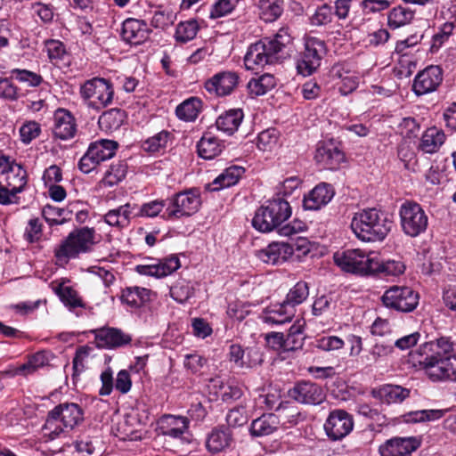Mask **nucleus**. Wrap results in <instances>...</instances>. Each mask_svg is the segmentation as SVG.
Returning a JSON list of instances; mask_svg holds the SVG:
<instances>
[{
  "instance_id": "c03bdc74",
  "label": "nucleus",
  "mask_w": 456,
  "mask_h": 456,
  "mask_svg": "<svg viewBox=\"0 0 456 456\" xmlns=\"http://www.w3.org/2000/svg\"><path fill=\"white\" fill-rule=\"evenodd\" d=\"M201 110V101L199 98L191 97L180 103L175 110L178 118L184 121L194 120Z\"/></svg>"
},
{
  "instance_id": "9b49d317",
  "label": "nucleus",
  "mask_w": 456,
  "mask_h": 456,
  "mask_svg": "<svg viewBox=\"0 0 456 456\" xmlns=\"http://www.w3.org/2000/svg\"><path fill=\"white\" fill-rule=\"evenodd\" d=\"M419 294L406 286H392L387 289L381 297L383 305L402 313H411L419 305Z\"/></svg>"
},
{
  "instance_id": "4be33fe9",
  "label": "nucleus",
  "mask_w": 456,
  "mask_h": 456,
  "mask_svg": "<svg viewBox=\"0 0 456 456\" xmlns=\"http://www.w3.org/2000/svg\"><path fill=\"white\" fill-rule=\"evenodd\" d=\"M296 314V309L284 301L266 307L260 315L264 323L268 325H281L290 322Z\"/></svg>"
},
{
  "instance_id": "4468645a",
  "label": "nucleus",
  "mask_w": 456,
  "mask_h": 456,
  "mask_svg": "<svg viewBox=\"0 0 456 456\" xmlns=\"http://www.w3.org/2000/svg\"><path fill=\"white\" fill-rule=\"evenodd\" d=\"M443 81V69L439 66L431 65L419 71L412 85L417 95H424L437 89Z\"/></svg>"
},
{
  "instance_id": "423d86ee",
  "label": "nucleus",
  "mask_w": 456,
  "mask_h": 456,
  "mask_svg": "<svg viewBox=\"0 0 456 456\" xmlns=\"http://www.w3.org/2000/svg\"><path fill=\"white\" fill-rule=\"evenodd\" d=\"M335 264L343 271L362 276L374 274L379 268V258L374 253L360 248L346 249L333 256Z\"/></svg>"
},
{
  "instance_id": "69168bd1",
  "label": "nucleus",
  "mask_w": 456,
  "mask_h": 456,
  "mask_svg": "<svg viewBox=\"0 0 456 456\" xmlns=\"http://www.w3.org/2000/svg\"><path fill=\"white\" fill-rule=\"evenodd\" d=\"M344 346V340L337 336L322 337L316 340V347L327 352L339 350L343 348Z\"/></svg>"
},
{
  "instance_id": "2eb2a0df",
  "label": "nucleus",
  "mask_w": 456,
  "mask_h": 456,
  "mask_svg": "<svg viewBox=\"0 0 456 456\" xmlns=\"http://www.w3.org/2000/svg\"><path fill=\"white\" fill-rule=\"evenodd\" d=\"M239 83V76L234 71H223L214 75L205 83V89L216 96L230 94Z\"/></svg>"
},
{
  "instance_id": "a878e982",
  "label": "nucleus",
  "mask_w": 456,
  "mask_h": 456,
  "mask_svg": "<svg viewBox=\"0 0 456 456\" xmlns=\"http://www.w3.org/2000/svg\"><path fill=\"white\" fill-rule=\"evenodd\" d=\"M136 208V204L127 202L117 208L110 209L103 216V220L108 225L121 230L129 225L132 217H135L134 210Z\"/></svg>"
},
{
  "instance_id": "8fccbe9b",
  "label": "nucleus",
  "mask_w": 456,
  "mask_h": 456,
  "mask_svg": "<svg viewBox=\"0 0 456 456\" xmlns=\"http://www.w3.org/2000/svg\"><path fill=\"white\" fill-rule=\"evenodd\" d=\"M199 30V25L195 20L180 22L176 26L175 37L177 42L186 43L193 39Z\"/></svg>"
},
{
  "instance_id": "f03ea898",
  "label": "nucleus",
  "mask_w": 456,
  "mask_h": 456,
  "mask_svg": "<svg viewBox=\"0 0 456 456\" xmlns=\"http://www.w3.org/2000/svg\"><path fill=\"white\" fill-rule=\"evenodd\" d=\"M291 43L287 28H281L273 38H264L248 48L244 56V65L248 70L257 72L266 65L279 60V54Z\"/></svg>"
},
{
  "instance_id": "4c0bfd02",
  "label": "nucleus",
  "mask_w": 456,
  "mask_h": 456,
  "mask_svg": "<svg viewBox=\"0 0 456 456\" xmlns=\"http://www.w3.org/2000/svg\"><path fill=\"white\" fill-rule=\"evenodd\" d=\"M127 173V165L124 161L112 164L99 182L100 188L113 187L125 179Z\"/></svg>"
},
{
  "instance_id": "412c9836",
  "label": "nucleus",
  "mask_w": 456,
  "mask_h": 456,
  "mask_svg": "<svg viewBox=\"0 0 456 456\" xmlns=\"http://www.w3.org/2000/svg\"><path fill=\"white\" fill-rule=\"evenodd\" d=\"M293 244L288 242H273L258 250L257 257L266 264L278 265L285 262L294 253ZM295 245H298L296 243Z\"/></svg>"
},
{
  "instance_id": "a18cd8bd",
  "label": "nucleus",
  "mask_w": 456,
  "mask_h": 456,
  "mask_svg": "<svg viewBox=\"0 0 456 456\" xmlns=\"http://www.w3.org/2000/svg\"><path fill=\"white\" fill-rule=\"evenodd\" d=\"M274 86L275 78L270 74L262 75L258 78H253L248 83V90L252 96L264 95Z\"/></svg>"
},
{
  "instance_id": "864d4df0",
  "label": "nucleus",
  "mask_w": 456,
  "mask_h": 456,
  "mask_svg": "<svg viewBox=\"0 0 456 456\" xmlns=\"http://www.w3.org/2000/svg\"><path fill=\"white\" fill-rule=\"evenodd\" d=\"M13 77L0 78V98L16 102L22 95L20 89L12 82Z\"/></svg>"
},
{
  "instance_id": "9d476101",
  "label": "nucleus",
  "mask_w": 456,
  "mask_h": 456,
  "mask_svg": "<svg viewBox=\"0 0 456 456\" xmlns=\"http://www.w3.org/2000/svg\"><path fill=\"white\" fill-rule=\"evenodd\" d=\"M166 208L167 219L188 217L198 212L201 205L200 194L197 189H190L175 193Z\"/></svg>"
},
{
  "instance_id": "c9c22d12",
  "label": "nucleus",
  "mask_w": 456,
  "mask_h": 456,
  "mask_svg": "<svg viewBox=\"0 0 456 456\" xmlns=\"http://www.w3.org/2000/svg\"><path fill=\"white\" fill-rule=\"evenodd\" d=\"M126 118V112L120 109H110L103 112L98 120L99 126L106 133L117 131Z\"/></svg>"
},
{
  "instance_id": "3c124183",
  "label": "nucleus",
  "mask_w": 456,
  "mask_h": 456,
  "mask_svg": "<svg viewBox=\"0 0 456 456\" xmlns=\"http://www.w3.org/2000/svg\"><path fill=\"white\" fill-rule=\"evenodd\" d=\"M170 134L166 130H162L155 135L145 140L142 145V149L150 153H155L165 149Z\"/></svg>"
},
{
  "instance_id": "de8ad7c7",
  "label": "nucleus",
  "mask_w": 456,
  "mask_h": 456,
  "mask_svg": "<svg viewBox=\"0 0 456 456\" xmlns=\"http://www.w3.org/2000/svg\"><path fill=\"white\" fill-rule=\"evenodd\" d=\"M308 296V284L305 281H298L289 290L286 298L283 301L292 308L296 309V306L305 302Z\"/></svg>"
},
{
  "instance_id": "a211bd4d",
  "label": "nucleus",
  "mask_w": 456,
  "mask_h": 456,
  "mask_svg": "<svg viewBox=\"0 0 456 456\" xmlns=\"http://www.w3.org/2000/svg\"><path fill=\"white\" fill-rule=\"evenodd\" d=\"M94 333L98 347L114 349L129 345L132 341L129 334L116 328H102Z\"/></svg>"
},
{
  "instance_id": "6e6d98bb",
  "label": "nucleus",
  "mask_w": 456,
  "mask_h": 456,
  "mask_svg": "<svg viewBox=\"0 0 456 456\" xmlns=\"http://www.w3.org/2000/svg\"><path fill=\"white\" fill-rule=\"evenodd\" d=\"M194 295L193 286L186 281H178L170 289L171 297L178 303H184Z\"/></svg>"
},
{
  "instance_id": "39448f33",
  "label": "nucleus",
  "mask_w": 456,
  "mask_h": 456,
  "mask_svg": "<svg viewBox=\"0 0 456 456\" xmlns=\"http://www.w3.org/2000/svg\"><path fill=\"white\" fill-rule=\"evenodd\" d=\"M84 420L83 409L75 403H63L48 412L44 428L53 439L65 429L71 430Z\"/></svg>"
},
{
  "instance_id": "052dcab7",
  "label": "nucleus",
  "mask_w": 456,
  "mask_h": 456,
  "mask_svg": "<svg viewBox=\"0 0 456 456\" xmlns=\"http://www.w3.org/2000/svg\"><path fill=\"white\" fill-rule=\"evenodd\" d=\"M278 132L274 128H270L262 131L256 141V146L261 151H271L278 143Z\"/></svg>"
},
{
  "instance_id": "4d7b16f0",
  "label": "nucleus",
  "mask_w": 456,
  "mask_h": 456,
  "mask_svg": "<svg viewBox=\"0 0 456 456\" xmlns=\"http://www.w3.org/2000/svg\"><path fill=\"white\" fill-rule=\"evenodd\" d=\"M252 225L255 229L262 232H269L275 229L273 219L263 207H260L255 213L252 219Z\"/></svg>"
},
{
  "instance_id": "dca6fc26",
  "label": "nucleus",
  "mask_w": 456,
  "mask_h": 456,
  "mask_svg": "<svg viewBox=\"0 0 456 456\" xmlns=\"http://www.w3.org/2000/svg\"><path fill=\"white\" fill-rule=\"evenodd\" d=\"M151 33L142 20L127 19L123 22L121 37L129 45H138L144 43Z\"/></svg>"
},
{
  "instance_id": "49530a36",
  "label": "nucleus",
  "mask_w": 456,
  "mask_h": 456,
  "mask_svg": "<svg viewBox=\"0 0 456 456\" xmlns=\"http://www.w3.org/2000/svg\"><path fill=\"white\" fill-rule=\"evenodd\" d=\"M214 385L218 386V390L214 391V395L216 399H221L224 403L237 400L242 395V391L238 386L224 384L218 377L215 378Z\"/></svg>"
},
{
  "instance_id": "13d9d810",
  "label": "nucleus",
  "mask_w": 456,
  "mask_h": 456,
  "mask_svg": "<svg viewBox=\"0 0 456 456\" xmlns=\"http://www.w3.org/2000/svg\"><path fill=\"white\" fill-rule=\"evenodd\" d=\"M447 410H438V409H432V410H420V411H411L408 414L407 421L410 422H425V421H434L436 419H441Z\"/></svg>"
},
{
  "instance_id": "6ab92c4d",
  "label": "nucleus",
  "mask_w": 456,
  "mask_h": 456,
  "mask_svg": "<svg viewBox=\"0 0 456 456\" xmlns=\"http://www.w3.org/2000/svg\"><path fill=\"white\" fill-rule=\"evenodd\" d=\"M181 266L180 260L176 256H170L159 260L157 264L138 265L135 271L142 275L152 276L155 278H163L172 274Z\"/></svg>"
},
{
  "instance_id": "0e129e2a",
  "label": "nucleus",
  "mask_w": 456,
  "mask_h": 456,
  "mask_svg": "<svg viewBox=\"0 0 456 456\" xmlns=\"http://www.w3.org/2000/svg\"><path fill=\"white\" fill-rule=\"evenodd\" d=\"M379 268L376 273H384L387 276H398L404 272L405 266L403 262L395 260H387L381 263L379 260Z\"/></svg>"
},
{
  "instance_id": "0eeeda50",
  "label": "nucleus",
  "mask_w": 456,
  "mask_h": 456,
  "mask_svg": "<svg viewBox=\"0 0 456 456\" xmlns=\"http://www.w3.org/2000/svg\"><path fill=\"white\" fill-rule=\"evenodd\" d=\"M327 53L323 40L315 37L304 38V48L297 59V70L304 77L313 75L321 66L322 60Z\"/></svg>"
},
{
  "instance_id": "603ef678",
  "label": "nucleus",
  "mask_w": 456,
  "mask_h": 456,
  "mask_svg": "<svg viewBox=\"0 0 456 456\" xmlns=\"http://www.w3.org/2000/svg\"><path fill=\"white\" fill-rule=\"evenodd\" d=\"M11 74L12 77L27 86L36 87L43 82V77L40 74L28 69H13L11 70Z\"/></svg>"
},
{
  "instance_id": "393cba45",
  "label": "nucleus",
  "mask_w": 456,
  "mask_h": 456,
  "mask_svg": "<svg viewBox=\"0 0 456 456\" xmlns=\"http://www.w3.org/2000/svg\"><path fill=\"white\" fill-rule=\"evenodd\" d=\"M233 444V434L231 428L222 425L214 428L208 435L207 449L214 453L221 452L230 448Z\"/></svg>"
},
{
  "instance_id": "680f3d73",
  "label": "nucleus",
  "mask_w": 456,
  "mask_h": 456,
  "mask_svg": "<svg viewBox=\"0 0 456 456\" xmlns=\"http://www.w3.org/2000/svg\"><path fill=\"white\" fill-rule=\"evenodd\" d=\"M45 48L49 59L54 64H58L60 61H63L67 56V51L62 42L59 40H47Z\"/></svg>"
},
{
  "instance_id": "5701e85b",
  "label": "nucleus",
  "mask_w": 456,
  "mask_h": 456,
  "mask_svg": "<svg viewBox=\"0 0 456 456\" xmlns=\"http://www.w3.org/2000/svg\"><path fill=\"white\" fill-rule=\"evenodd\" d=\"M334 195L335 191L330 184L321 183L304 197L303 206L308 210H318L326 206Z\"/></svg>"
},
{
  "instance_id": "1a4fd4ad",
  "label": "nucleus",
  "mask_w": 456,
  "mask_h": 456,
  "mask_svg": "<svg viewBox=\"0 0 456 456\" xmlns=\"http://www.w3.org/2000/svg\"><path fill=\"white\" fill-rule=\"evenodd\" d=\"M400 223L403 233L415 238L424 233L428 217L421 206L414 201L403 202L399 209Z\"/></svg>"
},
{
  "instance_id": "f8f14e48",
  "label": "nucleus",
  "mask_w": 456,
  "mask_h": 456,
  "mask_svg": "<svg viewBox=\"0 0 456 456\" xmlns=\"http://www.w3.org/2000/svg\"><path fill=\"white\" fill-rule=\"evenodd\" d=\"M354 428L352 416L344 410L332 411L325 424L327 436L332 440H340L346 436Z\"/></svg>"
},
{
  "instance_id": "b1692460",
  "label": "nucleus",
  "mask_w": 456,
  "mask_h": 456,
  "mask_svg": "<svg viewBox=\"0 0 456 456\" xmlns=\"http://www.w3.org/2000/svg\"><path fill=\"white\" fill-rule=\"evenodd\" d=\"M419 446V442L414 437H396L388 440L380 446L381 456H407Z\"/></svg>"
},
{
  "instance_id": "72a5a7b5",
  "label": "nucleus",
  "mask_w": 456,
  "mask_h": 456,
  "mask_svg": "<svg viewBox=\"0 0 456 456\" xmlns=\"http://www.w3.org/2000/svg\"><path fill=\"white\" fill-rule=\"evenodd\" d=\"M445 142V134L443 130L436 126L428 128L422 134L419 149L425 153H435Z\"/></svg>"
},
{
  "instance_id": "bb28decb",
  "label": "nucleus",
  "mask_w": 456,
  "mask_h": 456,
  "mask_svg": "<svg viewBox=\"0 0 456 456\" xmlns=\"http://www.w3.org/2000/svg\"><path fill=\"white\" fill-rule=\"evenodd\" d=\"M53 291L59 297L61 302L71 312L77 308H86V303L78 292L63 282L53 281L51 283Z\"/></svg>"
},
{
  "instance_id": "6e6552de",
  "label": "nucleus",
  "mask_w": 456,
  "mask_h": 456,
  "mask_svg": "<svg viewBox=\"0 0 456 456\" xmlns=\"http://www.w3.org/2000/svg\"><path fill=\"white\" fill-rule=\"evenodd\" d=\"M80 94L89 108L99 110L112 102L114 89L109 80L94 77L81 86Z\"/></svg>"
},
{
  "instance_id": "cd10ccee",
  "label": "nucleus",
  "mask_w": 456,
  "mask_h": 456,
  "mask_svg": "<svg viewBox=\"0 0 456 456\" xmlns=\"http://www.w3.org/2000/svg\"><path fill=\"white\" fill-rule=\"evenodd\" d=\"M189 428V419L183 416L167 415L159 422L160 433L171 438H182Z\"/></svg>"
},
{
  "instance_id": "f3484780",
  "label": "nucleus",
  "mask_w": 456,
  "mask_h": 456,
  "mask_svg": "<svg viewBox=\"0 0 456 456\" xmlns=\"http://www.w3.org/2000/svg\"><path fill=\"white\" fill-rule=\"evenodd\" d=\"M77 133L76 118L70 111L65 109H58L54 111L53 134L55 138L69 140Z\"/></svg>"
},
{
  "instance_id": "aec40b11",
  "label": "nucleus",
  "mask_w": 456,
  "mask_h": 456,
  "mask_svg": "<svg viewBox=\"0 0 456 456\" xmlns=\"http://www.w3.org/2000/svg\"><path fill=\"white\" fill-rule=\"evenodd\" d=\"M314 159L322 167L335 170L345 161V154L332 142H327L318 145Z\"/></svg>"
},
{
  "instance_id": "37998d69",
  "label": "nucleus",
  "mask_w": 456,
  "mask_h": 456,
  "mask_svg": "<svg viewBox=\"0 0 456 456\" xmlns=\"http://www.w3.org/2000/svg\"><path fill=\"white\" fill-rule=\"evenodd\" d=\"M197 147L200 157L205 159H212L223 151L219 141L211 135H204L198 142Z\"/></svg>"
},
{
  "instance_id": "a19ab883",
  "label": "nucleus",
  "mask_w": 456,
  "mask_h": 456,
  "mask_svg": "<svg viewBox=\"0 0 456 456\" xmlns=\"http://www.w3.org/2000/svg\"><path fill=\"white\" fill-rule=\"evenodd\" d=\"M259 16L265 22L276 20L283 12L282 0H259Z\"/></svg>"
},
{
  "instance_id": "e433bc0d",
  "label": "nucleus",
  "mask_w": 456,
  "mask_h": 456,
  "mask_svg": "<svg viewBox=\"0 0 456 456\" xmlns=\"http://www.w3.org/2000/svg\"><path fill=\"white\" fill-rule=\"evenodd\" d=\"M118 147V143L116 141L101 139L91 142L87 150L101 163L114 157Z\"/></svg>"
},
{
  "instance_id": "ddd939ff",
  "label": "nucleus",
  "mask_w": 456,
  "mask_h": 456,
  "mask_svg": "<svg viewBox=\"0 0 456 456\" xmlns=\"http://www.w3.org/2000/svg\"><path fill=\"white\" fill-rule=\"evenodd\" d=\"M289 395L297 403L308 405L321 404L326 398L322 387L310 381L297 383L289 390Z\"/></svg>"
},
{
  "instance_id": "7ed1b4c3",
  "label": "nucleus",
  "mask_w": 456,
  "mask_h": 456,
  "mask_svg": "<svg viewBox=\"0 0 456 456\" xmlns=\"http://www.w3.org/2000/svg\"><path fill=\"white\" fill-rule=\"evenodd\" d=\"M393 222L387 215L375 208L355 213L351 229L355 236L367 242L382 241L390 232Z\"/></svg>"
},
{
  "instance_id": "20e7f679",
  "label": "nucleus",
  "mask_w": 456,
  "mask_h": 456,
  "mask_svg": "<svg viewBox=\"0 0 456 456\" xmlns=\"http://www.w3.org/2000/svg\"><path fill=\"white\" fill-rule=\"evenodd\" d=\"M95 243V231L87 226L73 230L55 248L54 256L59 264H67L80 254L89 252Z\"/></svg>"
},
{
  "instance_id": "e2e57ef3",
  "label": "nucleus",
  "mask_w": 456,
  "mask_h": 456,
  "mask_svg": "<svg viewBox=\"0 0 456 456\" xmlns=\"http://www.w3.org/2000/svg\"><path fill=\"white\" fill-rule=\"evenodd\" d=\"M238 4V0H217L211 8L209 17L217 19L232 12Z\"/></svg>"
},
{
  "instance_id": "bf43d9fd",
  "label": "nucleus",
  "mask_w": 456,
  "mask_h": 456,
  "mask_svg": "<svg viewBox=\"0 0 456 456\" xmlns=\"http://www.w3.org/2000/svg\"><path fill=\"white\" fill-rule=\"evenodd\" d=\"M95 443H97L96 439L83 436L74 442V447L79 456H98L99 452L96 451Z\"/></svg>"
},
{
  "instance_id": "7c9ffc66",
  "label": "nucleus",
  "mask_w": 456,
  "mask_h": 456,
  "mask_svg": "<svg viewBox=\"0 0 456 456\" xmlns=\"http://www.w3.org/2000/svg\"><path fill=\"white\" fill-rule=\"evenodd\" d=\"M279 427L280 419L276 414L266 413L254 419L249 430L252 436L260 437L272 435Z\"/></svg>"
},
{
  "instance_id": "338daca9",
  "label": "nucleus",
  "mask_w": 456,
  "mask_h": 456,
  "mask_svg": "<svg viewBox=\"0 0 456 456\" xmlns=\"http://www.w3.org/2000/svg\"><path fill=\"white\" fill-rule=\"evenodd\" d=\"M41 132L40 125L36 121H28L20 128V139L24 143H29L39 136Z\"/></svg>"
},
{
  "instance_id": "ea45409f",
  "label": "nucleus",
  "mask_w": 456,
  "mask_h": 456,
  "mask_svg": "<svg viewBox=\"0 0 456 456\" xmlns=\"http://www.w3.org/2000/svg\"><path fill=\"white\" fill-rule=\"evenodd\" d=\"M150 289L140 287L126 288L122 292L121 301L133 308H139L150 300Z\"/></svg>"
},
{
  "instance_id": "c756f323",
  "label": "nucleus",
  "mask_w": 456,
  "mask_h": 456,
  "mask_svg": "<svg viewBox=\"0 0 456 456\" xmlns=\"http://www.w3.org/2000/svg\"><path fill=\"white\" fill-rule=\"evenodd\" d=\"M245 169L239 166H231L225 168L211 183L207 185V190L210 191H219L221 189L236 184Z\"/></svg>"
},
{
  "instance_id": "c85d7f7f",
  "label": "nucleus",
  "mask_w": 456,
  "mask_h": 456,
  "mask_svg": "<svg viewBox=\"0 0 456 456\" xmlns=\"http://www.w3.org/2000/svg\"><path fill=\"white\" fill-rule=\"evenodd\" d=\"M262 207L268 213L269 216L273 219L275 228L279 227L291 216V208L289 202L280 197L266 201L265 205Z\"/></svg>"
},
{
  "instance_id": "09e8293b",
  "label": "nucleus",
  "mask_w": 456,
  "mask_h": 456,
  "mask_svg": "<svg viewBox=\"0 0 456 456\" xmlns=\"http://www.w3.org/2000/svg\"><path fill=\"white\" fill-rule=\"evenodd\" d=\"M69 213L70 212L64 208L51 205L45 206L42 210V215L45 220L51 226L64 224L68 219H69L68 216Z\"/></svg>"
},
{
  "instance_id": "f704fd0d",
  "label": "nucleus",
  "mask_w": 456,
  "mask_h": 456,
  "mask_svg": "<svg viewBox=\"0 0 456 456\" xmlns=\"http://www.w3.org/2000/svg\"><path fill=\"white\" fill-rule=\"evenodd\" d=\"M244 114L240 109L230 110L221 114L216 120L218 130L232 134L236 132L243 120Z\"/></svg>"
},
{
  "instance_id": "79ce46f5",
  "label": "nucleus",
  "mask_w": 456,
  "mask_h": 456,
  "mask_svg": "<svg viewBox=\"0 0 456 456\" xmlns=\"http://www.w3.org/2000/svg\"><path fill=\"white\" fill-rule=\"evenodd\" d=\"M413 18V11L400 5L389 11L387 14V24L390 28L395 29L411 23Z\"/></svg>"
},
{
  "instance_id": "473e14b6",
  "label": "nucleus",
  "mask_w": 456,
  "mask_h": 456,
  "mask_svg": "<svg viewBox=\"0 0 456 456\" xmlns=\"http://www.w3.org/2000/svg\"><path fill=\"white\" fill-rule=\"evenodd\" d=\"M373 395L387 403H399L410 396V389L398 385L387 384L373 390Z\"/></svg>"
},
{
  "instance_id": "5fc2aeb1",
  "label": "nucleus",
  "mask_w": 456,
  "mask_h": 456,
  "mask_svg": "<svg viewBox=\"0 0 456 456\" xmlns=\"http://www.w3.org/2000/svg\"><path fill=\"white\" fill-rule=\"evenodd\" d=\"M166 207V201L163 200H154L142 206H137V211L134 210L135 217H155L157 216Z\"/></svg>"
},
{
  "instance_id": "2f4dec72",
  "label": "nucleus",
  "mask_w": 456,
  "mask_h": 456,
  "mask_svg": "<svg viewBox=\"0 0 456 456\" xmlns=\"http://www.w3.org/2000/svg\"><path fill=\"white\" fill-rule=\"evenodd\" d=\"M5 184L11 187L13 193L21 192L27 184V171L20 164L12 163L7 169L3 171Z\"/></svg>"
},
{
  "instance_id": "f257e3e1",
  "label": "nucleus",
  "mask_w": 456,
  "mask_h": 456,
  "mask_svg": "<svg viewBox=\"0 0 456 456\" xmlns=\"http://www.w3.org/2000/svg\"><path fill=\"white\" fill-rule=\"evenodd\" d=\"M412 357L431 380H456V344L449 338L425 342Z\"/></svg>"
},
{
  "instance_id": "774afa93",
  "label": "nucleus",
  "mask_w": 456,
  "mask_h": 456,
  "mask_svg": "<svg viewBox=\"0 0 456 456\" xmlns=\"http://www.w3.org/2000/svg\"><path fill=\"white\" fill-rule=\"evenodd\" d=\"M226 421L229 427H240L246 424L248 421V415L245 408L236 407L230 410L226 415Z\"/></svg>"
},
{
  "instance_id": "58836bf2",
  "label": "nucleus",
  "mask_w": 456,
  "mask_h": 456,
  "mask_svg": "<svg viewBox=\"0 0 456 456\" xmlns=\"http://www.w3.org/2000/svg\"><path fill=\"white\" fill-rule=\"evenodd\" d=\"M277 411L276 417L280 419V426L284 428L295 426L302 420V414L297 407L289 402L280 403Z\"/></svg>"
}]
</instances>
